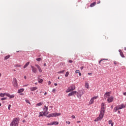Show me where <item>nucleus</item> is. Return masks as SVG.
Segmentation results:
<instances>
[{"mask_svg": "<svg viewBox=\"0 0 126 126\" xmlns=\"http://www.w3.org/2000/svg\"><path fill=\"white\" fill-rule=\"evenodd\" d=\"M80 68H81V70H82V69H83V68H84V66H81L80 67Z\"/></svg>", "mask_w": 126, "mask_h": 126, "instance_id": "46", "label": "nucleus"}, {"mask_svg": "<svg viewBox=\"0 0 126 126\" xmlns=\"http://www.w3.org/2000/svg\"><path fill=\"white\" fill-rule=\"evenodd\" d=\"M9 58H10V55L6 56V57H5L4 60H8Z\"/></svg>", "mask_w": 126, "mask_h": 126, "instance_id": "28", "label": "nucleus"}, {"mask_svg": "<svg viewBox=\"0 0 126 126\" xmlns=\"http://www.w3.org/2000/svg\"><path fill=\"white\" fill-rule=\"evenodd\" d=\"M64 72V70H63L62 71H60L57 72L59 74H61V73H63Z\"/></svg>", "mask_w": 126, "mask_h": 126, "instance_id": "30", "label": "nucleus"}, {"mask_svg": "<svg viewBox=\"0 0 126 126\" xmlns=\"http://www.w3.org/2000/svg\"><path fill=\"white\" fill-rule=\"evenodd\" d=\"M102 61H103V60H101L99 61V63H101V62H102Z\"/></svg>", "mask_w": 126, "mask_h": 126, "instance_id": "61", "label": "nucleus"}, {"mask_svg": "<svg viewBox=\"0 0 126 126\" xmlns=\"http://www.w3.org/2000/svg\"><path fill=\"white\" fill-rule=\"evenodd\" d=\"M51 83H52V82H51V81H49L48 82V85H51Z\"/></svg>", "mask_w": 126, "mask_h": 126, "instance_id": "48", "label": "nucleus"}, {"mask_svg": "<svg viewBox=\"0 0 126 126\" xmlns=\"http://www.w3.org/2000/svg\"><path fill=\"white\" fill-rule=\"evenodd\" d=\"M94 103V98H92L90 100L89 104H93Z\"/></svg>", "mask_w": 126, "mask_h": 126, "instance_id": "20", "label": "nucleus"}, {"mask_svg": "<svg viewBox=\"0 0 126 126\" xmlns=\"http://www.w3.org/2000/svg\"><path fill=\"white\" fill-rule=\"evenodd\" d=\"M103 118H104L103 115H101V114H99V116L96 119L99 121H101Z\"/></svg>", "mask_w": 126, "mask_h": 126, "instance_id": "13", "label": "nucleus"}, {"mask_svg": "<svg viewBox=\"0 0 126 126\" xmlns=\"http://www.w3.org/2000/svg\"><path fill=\"white\" fill-rule=\"evenodd\" d=\"M36 89H37V87H31L30 88L31 91H35Z\"/></svg>", "mask_w": 126, "mask_h": 126, "instance_id": "17", "label": "nucleus"}, {"mask_svg": "<svg viewBox=\"0 0 126 126\" xmlns=\"http://www.w3.org/2000/svg\"><path fill=\"white\" fill-rule=\"evenodd\" d=\"M93 98H94V99H97V97H96V96H94V97H93Z\"/></svg>", "mask_w": 126, "mask_h": 126, "instance_id": "54", "label": "nucleus"}, {"mask_svg": "<svg viewBox=\"0 0 126 126\" xmlns=\"http://www.w3.org/2000/svg\"><path fill=\"white\" fill-rule=\"evenodd\" d=\"M78 73H79V76H81V75H82L81 73L79 72Z\"/></svg>", "mask_w": 126, "mask_h": 126, "instance_id": "49", "label": "nucleus"}, {"mask_svg": "<svg viewBox=\"0 0 126 126\" xmlns=\"http://www.w3.org/2000/svg\"><path fill=\"white\" fill-rule=\"evenodd\" d=\"M118 110H119V109L118 108V107L116 106V107H115L114 108V110H113V111H114V112H117V111H118Z\"/></svg>", "mask_w": 126, "mask_h": 126, "instance_id": "29", "label": "nucleus"}, {"mask_svg": "<svg viewBox=\"0 0 126 126\" xmlns=\"http://www.w3.org/2000/svg\"><path fill=\"white\" fill-rule=\"evenodd\" d=\"M20 95H24V94H23V93H21V94H20Z\"/></svg>", "mask_w": 126, "mask_h": 126, "instance_id": "58", "label": "nucleus"}, {"mask_svg": "<svg viewBox=\"0 0 126 126\" xmlns=\"http://www.w3.org/2000/svg\"><path fill=\"white\" fill-rule=\"evenodd\" d=\"M1 101H3L4 100H6V97H2L1 98Z\"/></svg>", "mask_w": 126, "mask_h": 126, "instance_id": "35", "label": "nucleus"}, {"mask_svg": "<svg viewBox=\"0 0 126 126\" xmlns=\"http://www.w3.org/2000/svg\"><path fill=\"white\" fill-rule=\"evenodd\" d=\"M73 90H75V86L74 85H72L70 87L68 88L66 90V93H68L69 92H71V91H73Z\"/></svg>", "mask_w": 126, "mask_h": 126, "instance_id": "3", "label": "nucleus"}, {"mask_svg": "<svg viewBox=\"0 0 126 126\" xmlns=\"http://www.w3.org/2000/svg\"><path fill=\"white\" fill-rule=\"evenodd\" d=\"M7 97H9V99H12V98H14V94H7Z\"/></svg>", "mask_w": 126, "mask_h": 126, "instance_id": "14", "label": "nucleus"}, {"mask_svg": "<svg viewBox=\"0 0 126 126\" xmlns=\"http://www.w3.org/2000/svg\"><path fill=\"white\" fill-rule=\"evenodd\" d=\"M31 67H32V70L33 72V73H37V72H38V70H37V68H36V67L33 66H31Z\"/></svg>", "mask_w": 126, "mask_h": 126, "instance_id": "8", "label": "nucleus"}, {"mask_svg": "<svg viewBox=\"0 0 126 126\" xmlns=\"http://www.w3.org/2000/svg\"><path fill=\"white\" fill-rule=\"evenodd\" d=\"M80 122H81V121H77V124H78L79 123H80Z\"/></svg>", "mask_w": 126, "mask_h": 126, "instance_id": "62", "label": "nucleus"}, {"mask_svg": "<svg viewBox=\"0 0 126 126\" xmlns=\"http://www.w3.org/2000/svg\"><path fill=\"white\" fill-rule=\"evenodd\" d=\"M11 107V105L10 104H9L8 106V109L9 110H10V107Z\"/></svg>", "mask_w": 126, "mask_h": 126, "instance_id": "36", "label": "nucleus"}, {"mask_svg": "<svg viewBox=\"0 0 126 126\" xmlns=\"http://www.w3.org/2000/svg\"><path fill=\"white\" fill-rule=\"evenodd\" d=\"M79 70H76L75 71V73H79Z\"/></svg>", "mask_w": 126, "mask_h": 126, "instance_id": "41", "label": "nucleus"}, {"mask_svg": "<svg viewBox=\"0 0 126 126\" xmlns=\"http://www.w3.org/2000/svg\"><path fill=\"white\" fill-rule=\"evenodd\" d=\"M95 4H96V2H94L93 3H91L90 6L91 7H93L94 6H95Z\"/></svg>", "mask_w": 126, "mask_h": 126, "instance_id": "21", "label": "nucleus"}, {"mask_svg": "<svg viewBox=\"0 0 126 126\" xmlns=\"http://www.w3.org/2000/svg\"><path fill=\"white\" fill-rule=\"evenodd\" d=\"M24 78H25V79H26V78H27V77H26V76H24Z\"/></svg>", "mask_w": 126, "mask_h": 126, "instance_id": "59", "label": "nucleus"}, {"mask_svg": "<svg viewBox=\"0 0 126 126\" xmlns=\"http://www.w3.org/2000/svg\"><path fill=\"white\" fill-rule=\"evenodd\" d=\"M30 63V62H29L26 63L24 66V68H26V67H27L29 65Z\"/></svg>", "mask_w": 126, "mask_h": 126, "instance_id": "18", "label": "nucleus"}, {"mask_svg": "<svg viewBox=\"0 0 126 126\" xmlns=\"http://www.w3.org/2000/svg\"><path fill=\"white\" fill-rule=\"evenodd\" d=\"M114 64H117V62L116 61L114 62Z\"/></svg>", "mask_w": 126, "mask_h": 126, "instance_id": "57", "label": "nucleus"}, {"mask_svg": "<svg viewBox=\"0 0 126 126\" xmlns=\"http://www.w3.org/2000/svg\"><path fill=\"white\" fill-rule=\"evenodd\" d=\"M19 123V118L14 119L13 121L10 124L11 126H18Z\"/></svg>", "mask_w": 126, "mask_h": 126, "instance_id": "1", "label": "nucleus"}, {"mask_svg": "<svg viewBox=\"0 0 126 126\" xmlns=\"http://www.w3.org/2000/svg\"><path fill=\"white\" fill-rule=\"evenodd\" d=\"M52 92H53V93H55L56 92V89H53V90H52Z\"/></svg>", "mask_w": 126, "mask_h": 126, "instance_id": "40", "label": "nucleus"}, {"mask_svg": "<svg viewBox=\"0 0 126 126\" xmlns=\"http://www.w3.org/2000/svg\"><path fill=\"white\" fill-rule=\"evenodd\" d=\"M12 84L14 87L17 88L18 87V84L17 83V80L16 78H13Z\"/></svg>", "mask_w": 126, "mask_h": 126, "instance_id": "4", "label": "nucleus"}, {"mask_svg": "<svg viewBox=\"0 0 126 126\" xmlns=\"http://www.w3.org/2000/svg\"><path fill=\"white\" fill-rule=\"evenodd\" d=\"M55 114V117H59V116H61V113H54Z\"/></svg>", "mask_w": 126, "mask_h": 126, "instance_id": "27", "label": "nucleus"}, {"mask_svg": "<svg viewBox=\"0 0 126 126\" xmlns=\"http://www.w3.org/2000/svg\"><path fill=\"white\" fill-rule=\"evenodd\" d=\"M4 94L2 93L0 94V97H4Z\"/></svg>", "mask_w": 126, "mask_h": 126, "instance_id": "34", "label": "nucleus"}, {"mask_svg": "<svg viewBox=\"0 0 126 126\" xmlns=\"http://www.w3.org/2000/svg\"><path fill=\"white\" fill-rule=\"evenodd\" d=\"M68 63H73V62L72 60H69Z\"/></svg>", "mask_w": 126, "mask_h": 126, "instance_id": "39", "label": "nucleus"}, {"mask_svg": "<svg viewBox=\"0 0 126 126\" xmlns=\"http://www.w3.org/2000/svg\"><path fill=\"white\" fill-rule=\"evenodd\" d=\"M24 91V89H20V90H18V93H22Z\"/></svg>", "mask_w": 126, "mask_h": 126, "instance_id": "24", "label": "nucleus"}, {"mask_svg": "<svg viewBox=\"0 0 126 126\" xmlns=\"http://www.w3.org/2000/svg\"><path fill=\"white\" fill-rule=\"evenodd\" d=\"M100 2H101L100 1H98V2H97V3L99 4V3H100Z\"/></svg>", "mask_w": 126, "mask_h": 126, "instance_id": "60", "label": "nucleus"}, {"mask_svg": "<svg viewBox=\"0 0 126 126\" xmlns=\"http://www.w3.org/2000/svg\"><path fill=\"white\" fill-rule=\"evenodd\" d=\"M123 94H124L125 96H126V92L124 93Z\"/></svg>", "mask_w": 126, "mask_h": 126, "instance_id": "52", "label": "nucleus"}, {"mask_svg": "<svg viewBox=\"0 0 126 126\" xmlns=\"http://www.w3.org/2000/svg\"><path fill=\"white\" fill-rule=\"evenodd\" d=\"M68 74H69V72H68V71L66 72L65 74V77H67V76H68Z\"/></svg>", "mask_w": 126, "mask_h": 126, "instance_id": "32", "label": "nucleus"}, {"mask_svg": "<svg viewBox=\"0 0 126 126\" xmlns=\"http://www.w3.org/2000/svg\"><path fill=\"white\" fill-rule=\"evenodd\" d=\"M71 118H72V119H75V116L74 115H72V116H71Z\"/></svg>", "mask_w": 126, "mask_h": 126, "instance_id": "43", "label": "nucleus"}, {"mask_svg": "<svg viewBox=\"0 0 126 126\" xmlns=\"http://www.w3.org/2000/svg\"><path fill=\"white\" fill-rule=\"evenodd\" d=\"M43 80L42 79H38V83H42V82H43Z\"/></svg>", "mask_w": 126, "mask_h": 126, "instance_id": "31", "label": "nucleus"}, {"mask_svg": "<svg viewBox=\"0 0 126 126\" xmlns=\"http://www.w3.org/2000/svg\"><path fill=\"white\" fill-rule=\"evenodd\" d=\"M118 114H121V111L119 110V111H118Z\"/></svg>", "mask_w": 126, "mask_h": 126, "instance_id": "51", "label": "nucleus"}, {"mask_svg": "<svg viewBox=\"0 0 126 126\" xmlns=\"http://www.w3.org/2000/svg\"><path fill=\"white\" fill-rule=\"evenodd\" d=\"M118 110H122V109H124V108H126V105L124 104H121V105H118L116 106Z\"/></svg>", "mask_w": 126, "mask_h": 126, "instance_id": "5", "label": "nucleus"}, {"mask_svg": "<svg viewBox=\"0 0 126 126\" xmlns=\"http://www.w3.org/2000/svg\"><path fill=\"white\" fill-rule=\"evenodd\" d=\"M110 95H111V92H106L104 94V98H108V97H110Z\"/></svg>", "mask_w": 126, "mask_h": 126, "instance_id": "9", "label": "nucleus"}, {"mask_svg": "<svg viewBox=\"0 0 126 126\" xmlns=\"http://www.w3.org/2000/svg\"><path fill=\"white\" fill-rule=\"evenodd\" d=\"M54 117H56V115L55 114V113L49 114L48 116H46V117L48 118H54Z\"/></svg>", "mask_w": 126, "mask_h": 126, "instance_id": "11", "label": "nucleus"}, {"mask_svg": "<svg viewBox=\"0 0 126 126\" xmlns=\"http://www.w3.org/2000/svg\"><path fill=\"white\" fill-rule=\"evenodd\" d=\"M17 53H19V52H21V51H17Z\"/></svg>", "mask_w": 126, "mask_h": 126, "instance_id": "63", "label": "nucleus"}, {"mask_svg": "<svg viewBox=\"0 0 126 126\" xmlns=\"http://www.w3.org/2000/svg\"><path fill=\"white\" fill-rule=\"evenodd\" d=\"M66 124H67L68 125H69L70 124V122H69V121L66 122Z\"/></svg>", "mask_w": 126, "mask_h": 126, "instance_id": "45", "label": "nucleus"}, {"mask_svg": "<svg viewBox=\"0 0 126 126\" xmlns=\"http://www.w3.org/2000/svg\"><path fill=\"white\" fill-rule=\"evenodd\" d=\"M43 105V102H39L38 103H37L36 106H42Z\"/></svg>", "mask_w": 126, "mask_h": 126, "instance_id": "25", "label": "nucleus"}, {"mask_svg": "<svg viewBox=\"0 0 126 126\" xmlns=\"http://www.w3.org/2000/svg\"><path fill=\"white\" fill-rule=\"evenodd\" d=\"M58 124H59V122H58L57 121H55V122H53L52 123V125H58Z\"/></svg>", "mask_w": 126, "mask_h": 126, "instance_id": "26", "label": "nucleus"}, {"mask_svg": "<svg viewBox=\"0 0 126 126\" xmlns=\"http://www.w3.org/2000/svg\"><path fill=\"white\" fill-rule=\"evenodd\" d=\"M88 75H91V74H92V73H88Z\"/></svg>", "mask_w": 126, "mask_h": 126, "instance_id": "50", "label": "nucleus"}, {"mask_svg": "<svg viewBox=\"0 0 126 126\" xmlns=\"http://www.w3.org/2000/svg\"><path fill=\"white\" fill-rule=\"evenodd\" d=\"M36 61L37 62H40V61H42V59H41V58H38L36 59Z\"/></svg>", "mask_w": 126, "mask_h": 126, "instance_id": "33", "label": "nucleus"}, {"mask_svg": "<svg viewBox=\"0 0 126 126\" xmlns=\"http://www.w3.org/2000/svg\"><path fill=\"white\" fill-rule=\"evenodd\" d=\"M43 65H44V66H46V65H47V64H46V63H44Z\"/></svg>", "mask_w": 126, "mask_h": 126, "instance_id": "56", "label": "nucleus"}, {"mask_svg": "<svg viewBox=\"0 0 126 126\" xmlns=\"http://www.w3.org/2000/svg\"><path fill=\"white\" fill-rule=\"evenodd\" d=\"M45 114H46V115H48L49 114V112L48 111H46Z\"/></svg>", "mask_w": 126, "mask_h": 126, "instance_id": "44", "label": "nucleus"}, {"mask_svg": "<svg viewBox=\"0 0 126 126\" xmlns=\"http://www.w3.org/2000/svg\"><path fill=\"white\" fill-rule=\"evenodd\" d=\"M99 114L101 115V116H104V115H105V103H101V110Z\"/></svg>", "mask_w": 126, "mask_h": 126, "instance_id": "2", "label": "nucleus"}, {"mask_svg": "<svg viewBox=\"0 0 126 126\" xmlns=\"http://www.w3.org/2000/svg\"><path fill=\"white\" fill-rule=\"evenodd\" d=\"M48 107L46 106V105H45L44 106V108H43V111H44V112H47L48 111Z\"/></svg>", "mask_w": 126, "mask_h": 126, "instance_id": "16", "label": "nucleus"}, {"mask_svg": "<svg viewBox=\"0 0 126 126\" xmlns=\"http://www.w3.org/2000/svg\"><path fill=\"white\" fill-rule=\"evenodd\" d=\"M119 52L120 54L121 57H122V58H125V55H124V53H123V52H122V50L121 49L119 50Z\"/></svg>", "mask_w": 126, "mask_h": 126, "instance_id": "15", "label": "nucleus"}, {"mask_svg": "<svg viewBox=\"0 0 126 126\" xmlns=\"http://www.w3.org/2000/svg\"><path fill=\"white\" fill-rule=\"evenodd\" d=\"M82 94L78 93H77V96L78 97V98L79 99H81V96H82Z\"/></svg>", "mask_w": 126, "mask_h": 126, "instance_id": "19", "label": "nucleus"}, {"mask_svg": "<svg viewBox=\"0 0 126 126\" xmlns=\"http://www.w3.org/2000/svg\"><path fill=\"white\" fill-rule=\"evenodd\" d=\"M54 85H55V86H57L58 85V84H57V83H54Z\"/></svg>", "mask_w": 126, "mask_h": 126, "instance_id": "53", "label": "nucleus"}, {"mask_svg": "<svg viewBox=\"0 0 126 126\" xmlns=\"http://www.w3.org/2000/svg\"><path fill=\"white\" fill-rule=\"evenodd\" d=\"M85 86L86 88H87V89H89V84H88V83L86 82Z\"/></svg>", "mask_w": 126, "mask_h": 126, "instance_id": "22", "label": "nucleus"}, {"mask_svg": "<svg viewBox=\"0 0 126 126\" xmlns=\"http://www.w3.org/2000/svg\"><path fill=\"white\" fill-rule=\"evenodd\" d=\"M124 50L125 51H126V47L125 48Z\"/></svg>", "mask_w": 126, "mask_h": 126, "instance_id": "64", "label": "nucleus"}, {"mask_svg": "<svg viewBox=\"0 0 126 126\" xmlns=\"http://www.w3.org/2000/svg\"><path fill=\"white\" fill-rule=\"evenodd\" d=\"M53 125V123H48L47 124V126H52Z\"/></svg>", "mask_w": 126, "mask_h": 126, "instance_id": "38", "label": "nucleus"}, {"mask_svg": "<svg viewBox=\"0 0 126 126\" xmlns=\"http://www.w3.org/2000/svg\"><path fill=\"white\" fill-rule=\"evenodd\" d=\"M15 66H17L18 67H20L21 66L20 65L16 64Z\"/></svg>", "mask_w": 126, "mask_h": 126, "instance_id": "42", "label": "nucleus"}, {"mask_svg": "<svg viewBox=\"0 0 126 126\" xmlns=\"http://www.w3.org/2000/svg\"><path fill=\"white\" fill-rule=\"evenodd\" d=\"M26 102L27 103H28L29 104H30V102L29 101V100L28 99H26Z\"/></svg>", "mask_w": 126, "mask_h": 126, "instance_id": "37", "label": "nucleus"}, {"mask_svg": "<svg viewBox=\"0 0 126 126\" xmlns=\"http://www.w3.org/2000/svg\"><path fill=\"white\" fill-rule=\"evenodd\" d=\"M24 86H25V87H26L28 86V84H27V85H25Z\"/></svg>", "mask_w": 126, "mask_h": 126, "instance_id": "55", "label": "nucleus"}, {"mask_svg": "<svg viewBox=\"0 0 126 126\" xmlns=\"http://www.w3.org/2000/svg\"><path fill=\"white\" fill-rule=\"evenodd\" d=\"M99 120L96 118L95 120H94V122H98Z\"/></svg>", "mask_w": 126, "mask_h": 126, "instance_id": "47", "label": "nucleus"}, {"mask_svg": "<svg viewBox=\"0 0 126 126\" xmlns=\"http://www.w3.org/2000/svg\"><path fill=\"white\" fill-rule=\"evenodd\" d=\"M45 116H46V112L42 111L39 113V117H45Z\"/></svg>", "mask_w": 126, "mask_h": 126, "instance_id": "10", "label": "nucleus"}, {"mask_svg": "<svg viewBox=\"0 0 126 126\" xmlns=\"http://www.w3.org/2000/svg\"><path fill=\"white\" fill-rule=\"evenodd\" d=\"M113 101H114V97L111 96L109 97H108L107 102L108 103H112V102H113Z\"/></svg>", "mask_w": 126, "mask_h": 126, "instance_id": "7", "label": "nucleus"}, {"mask_svg": "<svg viewBox=\"0 0 126 126\" xmlns=\"http://www.w3.org/2000/svg\"><path fill=\"white\" fill-rule=\"evenodd\" d=\"M35 66L38 69V71L39 72H42V69L41 68V67H40V66H39V65H38L37 64H35Z\"/></svg>", "mask_w": 126, "mask_h": 126, "instance_id": "12", "label": "nucleus"}, {"mask_svg": "<svg viewBox=\"0 0 126 126\" xmlns=\"http://www.w3.org/2000/svg\"><path fill=\"white\" fill-rule=\"evenodd\" d=\"M76 93H77V92H76V91H72L71 93H69L68 95V96H74V95H76Z\"/></svg>", "mask_w": 126, "mask_h": 126, "instance_id": "6", "label": "nucleus"}, {"mask_svg": "<svg viewBox=\"0 0 126 126\" xmlns=\"http://www.w3.org/2000/svg\"><path fill=\"white\" fill-rule=\"evenodd\" d=\"M112 120H110L108 122L109 125H111V126H114V123H112Z\"/></svg>", "mask_w": 126, "mask_h": 126, "instance_id": "23", "label": "nucleus"}]
</instances>
